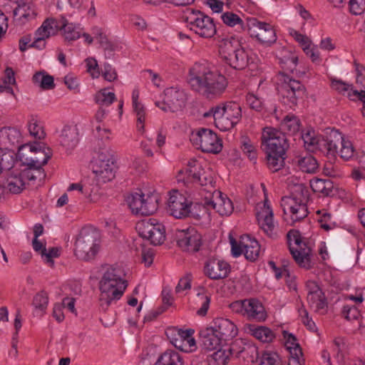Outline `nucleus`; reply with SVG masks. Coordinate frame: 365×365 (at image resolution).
I'll return each instance as SVG.
<instances>
[{"label": "nucleus", "mask_w": 365, "mask_h": 365, "mask_svg": "<svg viewBox=\"0 0 365 365\" xmlns=\"http://www.w3.org/2000/svg\"><path fill=\"white\" fill-rule=\"evenodd\" d=\"M192 89L207 99L220 97L227 86L226 78L202 63H195L189 71Z\"/></svg>", "instance_id": "1"}, {"label": "nucleus", "mask_w": 365, "mask_h": 365, "mask_svg": "<svg viewBox=\"0 0 365 365\" xmlns=\"http://www.w3.org/2000/svg\"><path fill=\"white\" fill-rule=\"evenodd\" d=\"M261 140L269 169L277 172L284 166L286 151L289 146L286 135L277 129L266 128Z\"/></svg>", "instance_id": "2"}, {"label": "nucleus", "mask_w": 365, "mask_h": 365, "mask_svg": "<svg viewBox=\"0 0 365 365\" xmlns=\"http://www.w3.org/2000/svg\"><path fill=\"white\" fill-rule=\"evenodd\" d=\"M309 190L302 183L295 184L292 187L290 196H284L281 200V207L284 212V219L287 223L293 225L308 215L307 202Z\"/></svg>", "instance_id": "3"}, {"label": "nucleus", "mask_w": 365, "mask_h": 365, "mask_svg": "<svg viewBox=\"0 0 365 365\" xmlns=\"http://www.w3.org/2000/svg\"><path fill=\"white\" fill-rule=\"evenodd\" d=\"M203 116L212 117L215 126L222 131H227L233 128L240 122L242 110L236 102H223L210 108Z\"/></svg>", "instance_id": "4"}, {"label": "nucleus", "mask_w": 365, "mask_h": 365, "mask_svg": "<svg viewBox=\"0 0 365 365\" xmlns=\"http://www.w3.org/2000/svg\"><path fill=\"white\" fill-rule=\"evenodd\" d=\"M101 235L93 227H83L75 242V255L81 260L93 259L100 248Z\"/></svg>", "instance_id": "5"}, {"label": "nucleus", "mask_w": 365, "mask_h": 365, "mask_svg": "<svg viewBox=\"0 0 365 365\" xmlns=\"http://www.w3.org/2000/svg\"><path fill=\"white\" fill-rule=\"evenodd\" d=\"M183 18L190 30L202 38H210L217 32L213 19L199 10L187 9Z\"/></svg>", "instance_id": "6"}, {"label": "nucleus", "mask_w": 365, "mask_h": 365, "mask_svg": "<svg viewBox=\"0 0 365 365\" xmlns=\"http://www.w3.org/2000/svg\"><path fill=\"white\" fill-rule=\"evenodd\" d=\"M321 144L325 146L323 153L330 159H334L336 154H339L344 160H349L355 152L352 143L345 140L338 130H331Z\"/></svg>", "instance_id": "7"}, {"label": "nucleus", "mask_w": 365, "mask_h": 365, "mask_svg": "<svg viewBox=\"0 0 365 365\" xmlns=\"http://www.w3.org/2000/svg\"><path fill=\"white\" fill-rule=\"evenodd\" d=\"M279 80L281 82L278 93L282 103L292 108L297 103V100L302 98L305 92L303 84L284 73H279Z\"/></svg>", "instance_id": "8"}, {"label": "nucleus", "mask_w": 365, "mask_h": 365, "mask_svg": "<svg viewBox=\"0 0 365 365\" xmlns=\"http://www.w3.org/2000/svg\"><path fill=\"white\" fill-rule=\"evenodd\" d=\"M111 274L104 273L100 281V307L106 311L111 303L119 299L128 286L127 282H120L117 279H111Z\"/></svg>", "instance_id": "9"}, {"label": "nucleus", "mask_w": 365, "mask_h": 365, "mask_svg": "<svg viewBox=\"0 0 365 365\" xmlns=\"http://www.w3.org/2000/svg\"><path fill=\"white\" fill-rule=\"evenodd\" d=\"M26 147V145H19L17 153V156L22 164L27 166L20 172L24 182H26V180L34 181L37 178L41 179L44 178L45 173L42 167L48 163L52 155V152L48 150L46 154L42 153L43 155L42 160H40L37 158H24L23 150L25 149Z\"/></svg>", "instance_id": "10"}, {"label": "nucleus", "mask_w": 365, "mask_h": 365, "mask_svg": "<svg viewBox=\"0 0 365 365\" xmlns=\"http://www.w3.org/2000/svg\"><path fill=\"white\" fill-rule=\"evenodd\" d=\"M287 238L290 253L297 264L307 269L312 268L310 258L312 250L302 240L299 232L296 230H291L287 234Z\"/></svg>", "instance_id": "11"}, {"label": "nucleus", "mask_w": 365, "mask_h": 365, "mask_svg": "<svg viewBox=\"0 0 365 365\" xmlns=\"http://www.w3.org/2000/svg\"><path fill=\"white\" fill-rule=\"evenodd\" d=\"M190 140L192 145L204 153H218L222 150L221 140L208 128H200L192 132Z\"/></svg>", "instance_id": "12"}, {"label": "nucleus", "mask_w": 365, "mask_h": 365, "mask_svg": "<svg viewBox=\"0 0 365 365\" xmlns=\"http://www.w3.org/2000/svg\"><path fill=\"white\" fill-rule=\"evenodd\" d=\"M136 229L140 237L154 245H161L165 240V226L156 219L143 220L137 223Z\"/></svg>", "instance_id": "13"}, {"label": "nucleus", "mask_w": 365, "mask_h": 365, "mask_svg": "<svg viewBox=\"0 0 365 365\" xmlns=\"http://www.w3.org/2000/svg\"><path fill=\"white\" fill-rule=\"evenodd\" d=\"M92 170L100 182L106 183L115 178V165L113 158L107 151L98 153L92 163Z\"/></svg>", "instance_id": "14"}, {"label": "nucleus", "mask_w": 365, "mask_h": 365, "mask_svg": "<svg viewBox=\"0 0 365 365\" xmlns=\"http://www.w3.org/2000/svg\"><path fill=\"white\" fill-rule=\"evenodd\" d=\"M163 96V101H156L155 104L164 112L175 113L185 106L186 94L179 88H168L164 91Z\"/></svg>", "instance_id": "15"}, {"label": "nucleus", "mask_w": 365, "mask_h": 365, "mask_svg": "<svg viewBox=\"0 0 365 365\" xmlns=\"http://www.w3.org/2000/svg\"><path fill=\"white\" fill-rule=\"evenodd\" d=\"M222 58L230 67L236 70H242L249 65L250 58L245 48H233L230 41H225L220 48Z\"/></svg>", "instance_id": "16"}, {"label": "nucleus", "mask_w": 365, "mask_h": 365, "mask_svg": "<svg viewBox=\"0 0 365 365\" xmlns=\"http://www.w3.org/2000/svg\"><path fill=\"white\" fill-rule=\"evenodd\" d=\"M247 27L250 36L263 44L270 46L277 40L275 31L269 24L259 21L256 18H250L247 19Z\"/></svg>", "instance_id": "17"}, {"label": "nucleus", "mask_w": 365, "mask_h": 365, "mask_svg": "<svg viewBox=\"0 0 365 365\" xmlns=\"http://www.w3.org/2000/svg\"><path fill=\"white\" fill-rule=\"evenodd\" d=\"M176 239L178 245L183 251L196 252L202 245V236L193 227L178 230Z\"/></svg>", "instance_id": "18"}, {"label": "nucleus", "mask_w": 365, "mask_h": 365, "mask_svg": "<svg viewBox=\"0 0 365 365\" xmlns=\"http://www.w3.org/2000/svg\"><path fill=\"white\" fill-rule=\"evenodd\" d=\"M185 173L187 178L195 183H197L201 186H210L212 188L215 187L214 178L210 171H206L200 163L195 159L188 161Z\"/></svg>", "instance_id": "19"}, {"label": "nucleus", "mask_w": 365, "mask_h": 365, "mask_svg": "<svg viewBox=\"0 0 365 365\" xmlns=\"http://www.w3.org/2000/svg\"><path fill=\"white\" fill-rule=\"evenodd\" d=\"M190 205L187 198L178 190L170 192L168 202V212L174 217L181 219L188 216Z\"/></svg>", "instance_id": "20"}, {"label": "nucleus", "mask_w": 365, "mask_h": 365, "mask_svg": "<svg viewBox=\"0 0 365 365\" xmlns=\"http://www.w3.org/2000/svg\"><path fill=\"white\" fill-rule=\"evenodd\" d=\"M205 205L215 210L220 215H229L234 210L232 201L219 190H214L212 197L205 199Z\"/></svg>", "instance_id": "21"}, {"label": "nucleus", "mask_w": 365, "mask_h": 365, "mask_svg": "<svg viewBox=\"0 0 365 365\" xmlns=\"http://www.w3.org/2000/svg\"><path fill=\"white\" fill-rule=\"evenodd\" d=\"M210 327L225 344L232 340L238 333L236 325L230 319L225 318L214 319Z\"/></svg>", "instance_id": "22"}, {"label": "nucleus", "mask_w": 365, "mask_h": 365, "mask_svg": "<svg viewBox=\"0 0 365 365\" xmlns=\"http://www.w3.org/2000/svg\"><path fill=\"white\" fill-rule=\"evenodd\" d=\"M230 271V264L225 261L217 259H210L205 265V275L214 280L226 278Z\"/></svg>", "instance_id": "23"}, {"label": "nucleus", "mask_w": 365, "mask_h": 365, "mask_svg": "<svg viewBox=\"0 0 365 365\" xmlns=\"http://www.w3.org/2000/svg\"><path fill=\"white\" fill-rule=\"evenodd\" d=\"M199 336L201 346L208 351L217 349L225 344L211 327L202 329Z\"/></svg>", "instance_id": "24"}, {"label": "nucleus", "mask_w": 365, "mask_h": 365, "mask_svg": "<svg viewBox=\"0 0 365 365\" xmlns=\"http://www.w3.org/2000/svg\"><path fill=\"white\" fill-rule=\"evenodd\" d=\"M60 144L67 150L73 149L79 141L78 130L76 125H65L59 135Z\"/></svg>", "instance_id": "25"}, {"label": "nucleus", "mask_w": 365, "mask_h": 365, "mask_svg": "<svg viewBox=\"0 0 365 365\" xmlns=\"http://www.w3.org/2000/svg\"><path fill=\"white\" fill-rule=\"evenodd\" d=\"M241 245L244 247V255L247 260L255 262L259 256V242L248 235L241 236Z\"/></svg>", "instance_id": "26"}, {"label": "nucleus", "mask_w": 365, "mask_h": 365, "mask_svg": "<svg viewBox=\"0 0 365 365\" xmlns=\"http://www.w3.org/2000/svg\"><path fill=\"white\" fill-rule=\"evenodd\" d=\"M246 317L257 321L264 320L266 312L262 304L256 299H246Z\"/></svg>", "instance_id": "27"}, {"label": "nucleus", "mask_w": 365, "mask_h": 365, "mask_svg": "<svg viewBox=\"0 0 365 365\" xmlns=\"http://www.w3.org/2000/svg\"><path fill=\"white\" fill-rule=\"evenodd\" d=\"M283 336L286 339V344L292 355V362L295 365H302L300 357L302 356V351L299 344L297 342L296 336L287 331H283Z\"/></svg>", "instance_id": "28"}, {"label": "nucleus", "mask_w": 365, "mask_h": 365, "mask_svg": "<svg viewBox=\"0 0 365 365\" xmlns=\"http://www.w3.org/2000/svg\"><path fill=\"white\" fill-rule=\"evenodd\" d=\"M301 123L299 118L292 113L285 115L280 123V130L285 135H295L299 133Z\"/></svg>", "instance_id": "29"}, {"label": "nucleus", "mask_w": 365, "mask_h": 365, "mask_svg": "<svg viewBox=\"0 0 365 365\" xmlns=\"http://www.w3.org/2000/svg\"><path fill=\"white\" fill-rule=\"evenodd\" d=\"M301 137L304 141L305 148L310 152H314L317 149H319L322 153L325 150V146L321 143L325 140L326 138L319 139L315 135L314 130H308L302 132Z\"/></svg>", "instance_id": "30"}, {"label": "nucleus", "mask_w": 365, "mask_h": 365, "mask_svg": "<svg viewBox=\"0 0 365 365\" xmlns=\"http://www.w3.org/2000/svg\"><path fill=\"white\" fill-rule=\"evenodd\" d=\"M25 184L20 172H13L8 176L6 184L3 188L6 189L10 193L19 194L24 189Z\"/></svg>", "instance_id": "31"}, {"label": "nucleus", "mask_w": 365, "mask_h": 365, "mask_svg": "<svg viewBox=\"0 0 365 365\" xmlns=\"http://www.w3.org/2000/svg\"><path fill=\"white\" fill-rule=\"evenodd\" d=\"M310 186L314 192H320L324 196H331L334 192V183L329 179L314 178L310 180Z\"/></svg>", "instance_id": "32"}, {"label": "nucleus", "mask_w": 365, "mask_h": 365, "mask_svg": "<svg viewBox=\"0 0 365 365\" xmlns=\"http://www.w3.org/2000/svg\"><path fill=\"white\" fill-rule=\"evenodd\" d=\"M1 145L6 149H12L13 147L18 144L21 137L20 133L15 128H3L0 130Z\"/></svg>", "instance_id": "33"}, {"label": "nucleus", "mask_w": 365, "mask_h": 365, "mask_svg": "<svg viewBox=\"0 0 365 365\" xmlns=\"http://www.w3.org/2000/svg\"><path fill=\"white\" fill-rule=\"evenodd\" d=\"M262 219H259V223L261 228L270 237H273L275 235L274 230V225L273 223V212L269 206L266 207L264 205V210L262 211Z\"/></svg>", "instance_id": "34"}, {"label": "nucleus", "mask_w": 365, "mask_h": 365, "mask_svg": "<svg viewBox=\"0 0 365 365\" xmlns=\"http://www.w3.org/2000/svg\"><path fill=\"white\" fill-rule=\"evenodd\" d=\"M299 168L304 173H314L319 168L317 160L311 155L306 153L304 156L300 155L295 159Z\"/></svg>", "instance_id": "35"}, {"label": "nucleus", "mask_w": 365, "mask_h": 365, "mask_svg": "<svg viewBox=\"0 0 365 365\" xmlns=\"http://www.w3.org/2000/svg\"><path fill=\"white\" fill-rule=\"evenodd\" d=\"M57 30L63 31L65 39L68 41H72L78 39L80 37V33L77 30L76 26L71 23H68V20L62 17L57 21Z\"/></svg>", "instance_id": "36"}, {"label": "nucleus", "mask_w": 365, "mask_h": 365, "mask_svg": "<svg viewBox=\"0 0 365 365\" xmlns=\"http://www.w3.org/2000/svg\"><path fill=\"white\" fill-rule=\"evenodd\" d=\"M184 361L179 353L167 350L162 354L153 365H183Z\"/></svg>", "instance_id": "37"}, {"label": "nucleus", "mask_w": 365, "mask_h": 365, "mask_svg": "<svg viewBox=\"0 0 365 365\" xmlns=\"http://www.w3.org/2000/svg\"><path fill=\"white\" fill-rule=\"evenodd\" d=\"M236 356L242 358L245 365L253 364L259 357L258 349L255 345L246 344L241 350L236 352Z\"/></svg>", "instance_id": "38"}, {"label": "nucleus", "mask_w": 365, "mask_h": 365, "mask_svg": "<svg viewBox=\"0 0 365 365\" xmlns=\"http://www.w3.org/2000/svg\"><path fill=\"white\" fill-rule=\"evenodd\" d=\"M331 87L343 96H347L351 101H356L358 91L354 89L351 84L346 83L341 80L333 79Z\"/></svg>", "instance_id": "39"}, {"label": "nucleus", "mask_w": 365, "mask_h": 365, "mask_svg": "<svg viewBox=\"0 0 365 365\" xmlns=\"http://www.w3.org/2000/svg\"><path fill=\"white\" fill-rule=\"evenodd\" d=\"M91 31L93 35V38L98 40L99 44L105 51L113 52L114 51V45L108 40L103 29L94 26Z\"/></svg>", "instance_id": "40"}, {"label": "nucleus", "mask_w": 365, "mask_h": 365, "mask_svg": "<svg viewBox=\"0 0 365 365\" xmlns=\"http://www.w3.org/2000/svg\"><path fill=\"white\" fill-rule=\"evenodd\" d=\"M33 83L43 90H50L54 88L53 78L44 71L36 72L32 78Z\"/></svg>", "instance_id": "41"}, {"label": "nucleus", "mask_w": 365, "mask_h": 365, "mask_svg": "<svg viewBox=\"0 0 365 365\" xmlns=\"http://www.w3.org/2000/svg\"><path fill=\"white\" fill-rule=\"evenodd\" d=\"M235 351L234 347H225L223 345L217 349L212 355V359L217 365H226L231 355Z\"/></svg>", "instance_id": "42"}, {"label": "nucleus", "mask_w": 365, "mask_h": 365, "mask_svg": "<svg viewBox=\"0 0 365 365\" xmlns=\"http://www.w3.org/2000/svg\"><path fill=\"white\" fill-rule=\"evenodd\" d=\"M57 26L56 21L53 19H46L43 21L41 26L36 31L35 36L38 37H43L44 39L48 38L56 33Z\"/></svg>", "instance_id": "43"}, {"label": "nucleus", "mask_w": 365, "mask_h": 365, "mask_svg": "<svg viewBox=\"0 0 365 365\" xmlns=\"http://www.w3.org/2000/svg\"><path fill=\"white\" fill-rule=\"evenodd\" d=\"M158 207V197L155 194H143V205H142V215L153 214Z\"/></svg>", "instance_id": "44"}, {"label": "nucleus", "mask_w": 365, "mask_h": 365, "mask_svg": "<svg viewBox=\"0 0 365 365\" xmlns=\"http://www.w3.org/2000/svg\"><path fill=\"white\" fill-rule=\"evenodd\" d=\"M48 304V296L44 291H40L36 293L32 300V305L36 312L43 315L47 309Z\"/></svg>", "instance_id": "45"}, {"label": "nucleus", "mask_w": 365, "mask_h": 365, "mask_svg": "<svg viewBox=\"0 0 365 365\" xmlns=\"http://www.w3.org/2000/svg\"><path fill=\"white\" fill-rule=\"evenodd\" d=\"M26 147L25 148H29V150H24L23 153L24 154V158H37L40 160H42L43 158V153H47L48 150H51L49 148H46L47 150H45V146L44 145H41V143H36V145H25Z\"/></svg>", "instance_id": "46"}, {"label": "nucleus", "mask_w": 365, "mask_h": 365, "mask_svg": "<svg viewBox=\"0 0 365 365\" xmlns=\"http://www.w3.org/2000/svg\"><path fill=\"white\" fill-rule=\"evenodd\" d=\"M307 302L311 307L315 309V311L323 309L327 306L326 298L322 291L307 294Z\"/></svg>", "instance_id": "47"}, {"label": "nucleus", "mask_w": 365, "mask_h": 365, "mask_svg": "<svg viewBox=\"0 0 365 365\" xmlns=\"http://www.w3.org/2000/svg\"><path fill=\"white\" fill-rule=\"evenodd\" d=\"M221 19L225 24L228 26H237V30L244 29V23L242 19L237 14L227 11L222 14Z\"/></svg>", "instance_id": "48"}, {"label": "nucleus", "mask_w": 365, "mask_h": 365, "mask_svg": "<svg viewBox=\"0 0 365 365\" xmlns=\"http://www.w3.org/2000/svg\"><path fill=\"white\" fill-rule=\"evenodd\" d=\"M252 335L264 343L271 342L275 337L273 331L266 327H258L252 329Z\"/></svg>", "instance_id": "49"}, {"label": "nucleus", "mask_w": 365, "mask_h": 365, "mask_svg": "<svg viewBox=\"0 0 365 365\" xmlns=\"http://www.w3.org/2000/svg\"><path fill=\"white\" fill-rule=\"evenodd\" d=\"M13 15L16 20H21V19H29L34 18L36 13L29 5L24 4L19 5L13 11Z\"/></svg>", "instance_id": "50"}, {"label": "nucleus", "mask_w": 365, "mask_h": 365, "mask_svg": "<svg viewBox=\"0 0 365 365\" xmlns=\"http://www.w3.org/2000/svg\"><path fill=\"white\" fill-rule=\"evenodd\" d=\"M128 203L132 212L135 215H142V205H143V194L135 192L128 197Z\"/></svg>", "instance_id": "51"}, {"label": "nucleus", "mask_w": 365, "mask_h": 365, "mask_svg": "<svg viewBox=\"0 0 365 365\" xmlns=\"http://www.w3.org/2000/svg\"><path fill=\"white\" fill-rule=\"evenodd\" d=\"M115 99L114 93L108 92L106 89H103L96 93L95 101L96 103L102 106H108L113 103Z\"/></svg>", "instance_id": "52"}, {"label": "nucleus", "mask_w": 365, "mask_h": 365, "mask_svg": "<svg viewBox=\"0 0 365 365\" xmlns=\"http://www.w3.org/2000/svg\"><path fill=\"white\" fill-rule=\"evenodd\" d=\"M197 300L198 302L201 303V307L197 311V314L201 317H204L207 314L210 307V296L202 292H199L197 294Z\"/></svg>", "instance_id": "53"}, {"label": "nucleus", "mask_w": 365, "mask_h": 365, "mask_svg": "<svg viewBox=\"0 0 365 365\" xmlns=\"http://www.w3.org/2000/svg\"><path fill=\"white\" fill-rule=\"evenodd\" d=\"M317 214L322 215L320 218L318 220L320 227L327 231L331 230L333 228L331 215L324 210H318Z\"/></svg>", "instance_id": "54"}, {"label": "nucleus", "mask_w": 365, "mask_h": 365, "mask_svg": "<svg viewBox=\"0 0 365 365\" xmlns=\"http://www.w3.org/2000/svg\"><path fill=\"white\" fill-rule=\"evenodd\" d=\"M246 101L249 106L257 111H260L263 108V100L254 93H248L246 96Z\"/></svg>", "instance_id": "55"}, {"label": "nucleus", "mask_w": 365, "mask_h": 365, "mask_svg": "<svg viewBox=\"0 0 365 365\" xmlns=\"http://www.w3.org/2000/svg\"><path fill=\"white\" fill-rule=\"evenodd\" d=\"M193 333L194 331L192 329H187L181 331V336L178 338L177 341H175L174 346L184 352L185 349L187 348V340L188 339L190 334H193Z\"/></svg>", "instance_id": "56"}, {"label": "nucleus", "mask_w": 365, "mask_h": 365, "mask_svg": "<svg viewBox=\"0 0 365 365\" xmlns=\"http://www.w3.org/2000/svg\"><path fill=\"white\" fill-rule=\"evenodd\" d=\"M134 108V110L137 115V122H138V130L144 129V122L145 119V110L143 105L141 103H136L133 105Z\"/></svg>", "instance_id": "57"}, {"label": "nucleus", "mask_w": 365, "mask_h": 365, "mask_svg": "<svg viewBox=\"0 0 365 365\" xmlns=\"http://www.w3.org/2000/svg\"><path fill=\"white\" fill-rule=\"evenodd\" d=\"M349 10L354 15H360L365 11V0H350Z\"/></svg>", "instance_id": "58"}, {"label": "nucleus", "mask_w": 365, "mask_h": 365, "mask_svg": "<svg viewBox=\"0 0 365 365\" xmlns=\"http://www.w3.org/2000/svg\"><path fill=\"white\" fill-rule=\"evenodd\" d=\"M259 365H281V364L276 354L266 352L262 356Z\"/></svg>", "instance_id": "59"}, {"label": "nucleus", "mask_w": 365, "mask_h": 365, "mask_svg": "<svg viewBox=\"0 0 365 365\" xmlns=\"http://www.w3.org/2000/svg\"><path fill=\"white\" fill-rule=\"evenodd\" d=\"M105 273H109L113 275V277H110L111 279H117L120 282H127V281L124 279V271L118 266L108 268Z\"/></svg>", "instance_id": "60"}, {"label": "nucleus", "mask_w": 365, "mask_h": 365, "mask_svg": "<svg viewBox=\"0 0 365 365\" xmlns=\"http://www.w3.org/2000/svg\"><path fill=\"white\" fill-rule=\"evenodd\" d=\"M230 242L231 245L232 255L237 257L244 253V247L241 245V238L237 242L232 236H229Z\"/></svg>", "instance_id": "61"}, {"label": "nucleus", "mask_w": 365, "mask_h": 365, "mask_svg": "<svg viewBox=\"0 0 365 365\" xmlns=\"http://www.w3.org/2000/svg\"><path fill=\"white\" fill-rule=\"evenodd\" d=\"M28 129L31 135L35 138L41 139L44 136V132L39 125L35 121H30L28 125Z\"/></svg>", "instance_id": "62"}, {"label": "nucleus", "mask_w": 365, "mask_h": 365, "mask_svg": "<svg viewBox=\"0 0 365 365\" xmlns=\"http://www.w3.org/2000/svg\"><path fill=\"white\" fill-rule=\"evenodd\" d=\"M242 149L243 152L247 155L248 158L251 160H255L257 158L255 146L250 143V140H243L242 143Z\"/></svg>", "instance_id": "63"}, {"label": "nucleus", "mask_w": 365, "mask_h": 365, "mask_svg": "<svg viewBox=\"0 0 365 365\" xmlns=\"http://www.w3.org/2000/svg\"><path fill=\"white\" fill-rule=\"evenodd\" d=\"M103 76L108 81H113L117 78L115 70L109 63H104L103 70Z\"/></svg>", "instance_id": "64"}]
</instances>
